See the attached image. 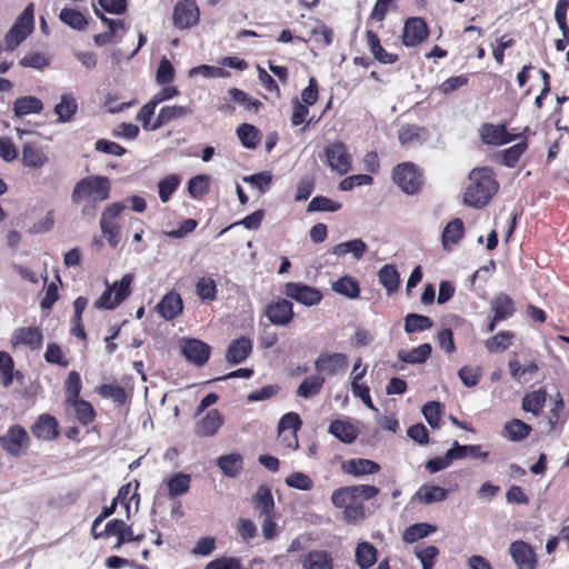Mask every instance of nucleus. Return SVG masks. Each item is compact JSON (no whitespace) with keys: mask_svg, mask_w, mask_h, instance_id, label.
<instances>
[{"mask_svg":"<svg viewBox=\"0 0 569 569\" xmlns=\"http://www.w3.org/2000/svg\"><path fill=\"white\" fill-rule=\"evenodd\" d=\"M193 112L190 107L187 106H166L162 107L156 117V127H163L167 123L189 116Z\"/></svg>","mask_w":569,"mask_h":569,"instance_id":"30","label":"nucleus"},{"mask_svg":"<svg viewBox=\"0 0 569 569\" xmlns=\"http://www.w3.org/2000/svg\"><path fill=\"white\" fill-rule=\"evenodd\" d=\"M361 366V359L359 358L352 369L351 372V390L355 397L360 398L363 405L372 411H378V409L373 406L369 387L366 385H361L360 380L365 377L367 372V367L361 369V372L357 373V369Z\"/></svg>","mask_w":569,"mask_h":569,"instance_id":"17","label":"nucleus"},{"mask_svg":"<svg viewBox=\"0 0 569 569\" xmlns=\"http://www.w3.org/2000/svg\"><path fill=\"white\" fill-rule=\"evenodd\" d=\"M437 528L429 523H415L409 526L402 535V539L405 542L413 543L425 537H428L430 533H433Z\"/></svg>","mask_w":569,"mask_h":569,"instance_id":"45","label":"nucleus"},{"mask_svg":"<svg viewBox=\"0 0 569 569\" xmlns=\"http://www.w3.org/2000/svg\"><path fill=\"white\" fill-rule=\"evenodd\" d=\"M366 37H367L368 46H369V49H370L372 56L379 62L386 63V64H391L398 60V54L387 52L383 49V47L380 44V40H379L378 36L373 31H371V30L367 31Z\"/></svg>","mask_w":569,"mask_h":569,"instance_id":"33","label":"nucleus"},{"mask_svg":"<svg viewBox=\"0 0 569 569\" xmlns=\"http://www.w3.org/2000/svg\"><path fill=\"white\" fill-rule=\"evenodd\" d=\"M491 310L493 311L495 320H506L515 312V307L511 298L505 293L495 297L491 302Z\"/></svg>","mask_w":569,"mask_h":569,"instance_id":"37","label":"nucleus"},{"mask_svg":"<svg viewBox=\"0 0 569 569\" xmlns=\"http://www.w3.org/2000/svg\"><path fill=\"white\" fill-rule=\"evenodd\" d=\"M448 497V490L432 485L421 486L415 493V499L420 503L430 505L446 500Z\"/></svg>","mask_w":569,"mask_h":569,"instance_id":"27","label":"nucleus"},{"mask_svg":"<svg viewBox=\"0 0 569 569\" xmlns=\"http://www.w3.org/2000/svg\"><path fill=\"white\" fill-rule=\"evenodd\" d=\"M509 552L518 569H536V553L527 542L522 540L513 541L510 545Z\"/></svg>","mask_w":569,"mask_h":569,"instance_id":"15","label":"nucleus"},{"mask_svg":"<svg viewBox=\"0 0 569 569\" xmlns=\"http://www.w3.org/2000/svg\"><path fill=\"white\" fill-rule=\"evenodd\" d=\"M264 316L273 326L286 327L293 320V305L287 299H278L266 306Z\"/></svg>","mask_w":569,"mask_h":569,"instance_id":"12","label":"nucleus"},{"mask_svg":"<svg viewBox=\"0 0 569 569\" xmlns=\"http://www.w3.org/2000/svg\"><path fill=\"white\" fill-rule=\"evenodd\" d=\"M545 402L546 391L539 389L525 395L522 398L521 408L527 412H531L532 415L538 416L542 411Z\"/></svg>","mask_w":569,"mask_h":569,"instance_id":"41","label":"nucleus"},{"mask_svg":"<svg viewBox=\"0 0 569 569\" xmlns=\"http://www.w3.org/2000/svg\"><path fill=\"white\" fill-rule=\"evenodd\" d=\"M69 403L73 407L76 417L82 425L92 422L94 418V410L88 401L77 399Z\"/></svg>","mask_w":569,"mask_h":569,"instance_id":"56","label":"nucleus"},{"mask_svg":"<svg viewBox=\"0 0 569 569\" xmlns=\"http://www.w3.org/2000/svg\"><path fill=\"white\" fill-rule=\"evenodd\" d=\"M378 551L377 548L367 542H360L356 547L355 550V558L356 563L359 566L360 569H368L377 561Z\"/></svg>","mask_w":569,"mask_h":569,"instance_id":"35","label":"nucleus"},{"mask_svg":"<svg viewBox=\"0 0 569 569\" xmlns=\"http://www.w3.org/2000/svg\"><path fill=\"white\" fill-rule=\"evenodd\" d=\"M252 503L259 517L272 516L274 513V500L269 487L261 485L252 496Z\"/></svg>","mask_w":569,"mask_h":569,"instance_id":"20","label":"nucleus"},{"mask_svg":"<svg viewBox=\"0 0 569 569\" xmlns=\"http://www.w3.org/2000/svg\"><path fill=\"white\" fill-rule=\"evenodd\" d=\"M180 181L179 176L170 174L158 182L159 198L163 203L170 200L171 194L178 189Z\"/></svg>","mask_w":569,"mask_h":569,"instance_id":"52","label":"nucleus"},{"mask_svg":"<svg viewBox=\"0 0 569 569\" xmlns=\"http://www.w3.org/2000/svg\"><path fill=\"white\" fill-rule=\"evenodd\" d=\"M515 335L511 331H500L492 338L485 341V346L489 352H501L507 350Z\"/></svg>","mask_w":569,"mask_h":569,"instance_id":"48","label":"nucleus"},{"mask_svg":"<svg viewBox=\"0 0 569 569\" xmlns=\"http://www.w3.org/2000/svg\"><path fill=\"white\" fill-rule=\"evenodd\" d=\"M43 110V103L33 96L18 98L13 103L14 114L19 118L31 113L39 114Z\"/></svg>","mask_w":569,"mask_h":569,"instance_id":"31","label":"nucleus"},{"mask_svg":"<svg viewBox=\"0 0 569 569\" xmlns=\"http://www.w3.org/2000/svg\"><path fill=\"white\" fill-rule=\"evenodd\" d=\"M156 108L157 106L149 100L144 106H142L137 114V121L141 122L142 128L147 131H156L160 129V127H156V119L151 121Z\"/></svg>","mask_w":569,"mask_h":569,"instance_id":"55","label":"nucleus"},{"mask_svg":"<svg viewBox=\"0 0 569 569\" xmlns=\"http://www.w3.org/2000/svg\"><path fill=\"white\" fill-rule=\"evenodd\" d=\"M132 280V274H124L119 282H116L112 287H108L103 295L96 301V307L113 309L119 306L130 295Z\"/></svg>","mask_w":569,"mask_h":569,"instance_id":"6","label":"nucleus"},{"mask_svg":"<svg viewBox=\"0 0 569 569\" xmlns=\"http://www.w3.org/2000/svg\"><path fill=\"white\" fill-rule=\"evenodd\" d=\"M59 19L68 27L82 31L88 26V20L82 12L72 8H63L60 11Z\"/></svg>","mask_w":569,"mask_h":569,"instance_id":"40","label":"nucleus"},{"mask_svg":"<svg viewBox=\"0 0 569 569\" xmlns=\"http://www.w3.org/2000/svg\"><path fill=\"white\" fill-rule=\"evenodd\" d=\"M331 502L336 508L346 509L349 506L361 503L351 486L336 489L331 495Z\"/></svg>","mask_w":569,"mask_h":569,"instance_id":"38","label":"nucleus"},{"mask_svg":"<svg viewBox=\"0 0 569 569\" xmlns=\"http://www.w3.org/2000/svg\"><path fill=\"white\" fill-rule=\"evenodd\" d=\"M341 208V204L332 201L331 199L322 196L315 197L308 204V211H327L336 212Z\"/></svg>","mask_w":569,"mask_h":569,"instance_id":"59","label":"nucleus"},{"mask_svg":"<svg viewBox=\"0 0 569 569\" xmlns=\"http://www.w3.org/2000/svg\"><path fill=\"white\" fill-rule=\"evenodd\" d=\"M34 26L33 4H28L7 32L6 50L13 51L32 32Z\"/></svg>","mask_w":569,"mask_h":569,"instance_id":"3","label":"nucleus"},{"mask_svg":"<svg viewBox=\"0 0 569 569\" xmlns=\"http://www.w3.org/2000/svg\"><path fill=\"white\" fill-rule=\"evenodd\" d=\"M328 431L345 443H352L359 433L358 428L347 419H337L332 421Z\"/></svg>","mask_w":569,"mask_h":569,"instance_id":"24","label":"nucleus"},{"mask_svg":"<svg viewBox=\"0 0 569 569\" xmlns=\"http://www.w3.org/2000/svg\"><path fill=\"white\" fill-rule=\"evenodd\" d=\"M367 251V244L361 239H353L350 241L336 244L331 249V253L337 257H343L350 253L356 260H360Z\"/></svg>","mask_w":569,"mask_h":569,"instance_id":"29","label":"nucleus"},{"mask_svg":"<svg viewBox=\"0 0 569 569\" xmlns=\"http://www.w3.org/2000/svg\"><path fill=\"white\" fill-rule=\"evenodd\" d=\"M252 350V341L247 337H240L230 342L226 360L231 365H238L244 361Z\"/></svg>","mask_w":569,"mask_h":569,"instance_id":"21","label":"nucleus"},{"mask_svg":"<svg viewBox=\"0 0 569 569\" xmlns=\"http://www.w3.org/2000/svg\"><path fill=\"white\" fill-rule=\"evenodd\" d=\"M303 569H333V561L329 552L323 550L310 551L302 560Z\"/></svg>","mask_w":569,"mask_h":569,"instance_id":"34","label":"nucleus"},{"mask_svg":"<svg viewBox=\"0 0 569 569\" xmlns=\"http://www.w3.org/2000/svg\"><path fill=\"white\" fill-rule=\"evenodd\" d=\"M480 137L483 143L492 146H503L515 139V136L508 133L503 124L486 123L480 129Z\"/></svg>","mask_w":569,"mask_h":569,"instance_id":"18","label":"nucleus"},{"mask_svg":"<svg viewBox=\"0 0 569 569\" xmlns=\"http://www.w3.org/2000/svg\"><path fill=\"white\" fill-rule=\"evenodd\" d=\"M13 368L12 357L6 351H0V381L6 388L13 381Z\"/></svg>","mask_w":569,"mask_h":569,"instance_id":"53","label":"nucleus"},{"mask_svg":"<svg viewBox=\"0 0 569 569\" xmlns=\"http://www.w3.org/2000/svg\"><path fill=\"white\" fill-rule=\"evenodd\" d=\"M43 336L38 327H22L13 331L11 336L12 347L24 346L30 350H37L42 346Z\"/></svg>","mask_w":569,"mask_h":569,"instance_id":"16","label":"nucleus"},{"mask_svg":"<svg viewBox=\"0 0 569 569\" xmlns=\"http://www.w3.org/2000/svg\"><path fill=\"white\" fill-rule=\"evenodd\" d=\"M200 11L194 0H180L172 12L173 26L180 30L190 29L198 24Z\"/></svg>","mask_w":569,"mask_h":569,"instance_id":"8","label":"nucleus"},{"mask_svg":"<svg viewBox=\"0 0 569 569\" xmlns=\"http://www.w3.org/2000/svg\"><path fill=\"white\" fill-rule=\"evenodd\" d=\"M237 134L242 146L248 149H254L259 142V131L252 124H240L237 129Z\"/></svg>","mask_w":569,"mask_h":569,"instance_id":"50","label":"nucleus"},{"mask_svg":"<svg viewBox=\"0 0 569 569\" xmlns=\"http://www.w3.org/2000/svg\"><path fill=\"white\" fill-rule=\"evenodd\" d=\"M422 413L427 422L432 428H439L441 417V405L437 401H430L422 407Z\"/></svg>","mask_w":569,"mask_h":569,"instance_id":"63","label":"nucleus"},{"mask_svg":"<svg viewBox=\"0 0 569 569\" xmlns=\"http://www.w3.org/2000/svg\"><path fill=\"white\" fill-rule=\"evenodd\" d=\"M81 390V379L77 371H70L66 381V397L67 401H73L79 398Z\"/></svg>","mask_w":569,"mask_h":569,"instance_id":"60","label":"nucleus"},{"mask_svg":"<svg viewBox=\"0 0 569 569\" xmlns=\"http://www.w3.org/2000/svg\"><path fill=\"white\" fill-rule=\"evenodd\" d=\"M379 282L385 287L389 295L398 290L400 276L392 264L383 266L378 272Z\"/></svg>","mask_w":569,"mask_h":569,"instance_id":"39","label":"nucleus"},{"mask_svg":"<svg viewBox=\"0 0 569 569\" xmlns=\"http://www.w3.org/2000/svg\"><path fill=\"white\" fill-rule=\"evenodd\" d=\"M223 423L218 410L212 409L196 425L194 432L199 437H211L217 433Z\"/></svg>","mask_w":569,"mask_h":569,"instance_id":"22","label":"nucleus"},{"mask_svg":"<svg viewBox=\"0 0 569 569\" xmlns=\"http://www.w3.org/2000/svg\"><path fill=\"white\" fill-rule=\"evenodd\" d=\"M505 432L509 440L520 441L531 432V427L519 419H512L505 425Z\"/></svg>","mask_w":569,"mask_h":569,"instance_id":"47","label":"nucleus"},{"mask_svg":"<svg viewBox=\"0 0 569 569\" xmlns=\"http://www.w3.org/2000/svg\"><path fill=\"white\" fill-rule=\"evenodd\" d=\"M196 292L202 301H213L217 297L216 281L210 277H201L196 283Z\"/></svg>","mask_w":569,"mask_h":569,"instance_id":"51","label":"nucleus"},{"mask_svg":"<svg viewBox=\"0 0 569 569\" xmlns=\"http://www.w3.org/2000/svg\"><path fill=\"white\" fill-rule=\"evenodd\" d=\"M111 182L108 177L91 174L76 182L71 202L80 208L83 217L94 218L99 203L109 199Z\"/></svg>","mask_w":569,"mask_h":569,"instance_id":"1","label":"nucleus"},{"mask_svg":"<svg viewBox=\"0 0 569 569\" xmlns=\"http://www.w3.org/2000/svg\"><path fill=\"white\" fill-rule=\"evenodd\" d=\"M283 293L288 298L293 299L306 307L319 305L323 297L319 289L302 282H287L284 284Z\"/></svg>","mask_w":569,"mask_h":569,"instance_id":"7","label":"nucleus"},{"mask_svg":"<svg viewBox=\"0 0 569 569\" xmlns=\"http://www.w3.org/2000/svg\"><path fill=\"white\" fill-rule=\"evenodd\" d=\"M0 443L9 455L19 457L29 443V436L21 426L14 425L0 437Z\"/></svg>","mask_w":569,"mask_h":569,"instance_id":"10","label":"nucleus"},{"mask_svg":"<svg viewBox=\"0 0 569 569\" xmlns=\"http://www.w3.org/2000/svg\"><path fill=\"white\" fill-rule=\"evenodd\" d=\"M449 456H451L453 460L463 459L467 456H471L476 459H486L488 452L482 451L479 445L461 446L458 441H455L452 448L449 449Z\"/></svg>","mask_w":569,"mask_h":569,"instance_id":"42","label":"nucleus"},{"mask_svg":"<svg viewBox=\"0 0 569 569\" xmlns=\"http://www.w3.org/2000/svg\"><path fill=\"white\" fill-rule=\"evenodd\" d=\"M347 366V356L340 352H322L315 361V369L329 376L345 372Z\"/></svg>","mask_w":569,"mask_h":569,"instance_id":"13","label":"nucleus"},{"mask_svg":"<svg viewBox=\"0 0 569 569\" xmlns=\"http://www.w3.org/2000/svg\"><path fill=\"white\" fill-rule=\"evenodd\" d=\"M432 327V320L422 315L408 313L405 318V331L407 333L421 332Z\"/></svg>","mask_w":569,"mask_h":569,"instance_id":"46","label":"nucleus"},{"mask_svg":"<svg viewBox=\"0 0 569 569\" xmlns=\"http://www.w3.org/2000/svg\"><path fill=\"white\" fill-rule=\"evenodd\" d=\"M170 497H177L188 492L190 488V476L186 473H176L168 480Z\"/></svg>","mask_w":569,"mask_h":569,"instance_id":"54","label":"nucleus"},{"mask_svg":"<svg viewBox=\"0 0 569 569\" xmlns=\"http://www.w3.org/2000/svg\"><path fill=\"white\" fill-rule=\"evenodd\" d=\"M217 465L229 478L238 477L243 469L242 456L238 452L221 456L217 459Z\"/></svg>","mask_w":569,"mask_h":569,"instance_id":"28","label":"nucleus"},{"mask_svg":"<svg viewBox=\"0 0 569 569\" xmlns=\"http://www.w3.org/2000/svg\"><path fill=\"white\" fill-rule=\"evenodd\" d=\"M47 160V156L41 149L30 143L24 144L22 150V162L26 167L41 168Z\"/></svg>","mask_w":569,"mask_h":569,"instance_id":"44","label":"nucleus"},{"mask_svg":"<svg viewBox=\"0 0 569 569\" xmlns=\"http://www.w3.org/2000/svg\"><path fill=\"white\" fill-rule=\"evenodd\" d=\"M78 111V103L71 93L61 96L60 102L54 107L59 122H69Z\"/></svg>","mask_w":569,"mask_h":569,"instance_id":"36","label":"nucleus"},{"mask_svg":"<svg viewBox=\"0 0 569 569\" xmlns=\"http://www.w3.org/2000/svg\"><path fill=\"white\" fill-rule=\"evenodd\" d=\"M428 27L422 18H409L403 27L402 42L406 47H416L428 37Z\"/></svg>","mask_w":569,"mask_h":569,"instance_id":"14","label":"nucleus"},{"mask_svg":"<svg viewBox=\"0 0 569 569\" xmlns=\"http://www.w3.org/2000/svg\"><path fill=\"white\" fill-rule=\"evenodd\" d=\"M463 232L465 228L461 219L455 218L448 222L441 234L443 249L450 250L452 246L462 239Z\"/></svg>","mask_w":569,"mask_h":569,"instance_id":"26","label":"nucleus"},{"mask_svg":"<svg viewBox=\"0 0 569 569\" xmlns=\"http://www.w3.org/2000/svg\"><path fill=\"white\" fill-rule=\"evenodd\" d=\"M323 383H325L323 377L316 376V375L307 377L299 386L297 393H298V396L308 399V398L319 393Z\"/></svg>","mask_w":569,"mask_h":569,"instance_id":"49","label":"nucleus"},{"mask_svg":"<svg viewBox=\"0 0 569 569\" xmlns=\"http://www.w3.org/2000/svg\"><path fill=\"white\" fill-rule=\"evenodd\" d=\"M156 308L163 319L172 320L182 312L183 303L179 293L170 291L159 301Z\"/></svg>","mask_w":569,"mask_h":569,"instance_id":"19","label":"nucleus"},{"mask_svg":"<svg viewBox=\"0 0 569 569\" xmlns=\"http://www.w3.org/2000/svg\"><path fill=\"white\" fill-rule=\"evenodd\" d=\"M327 163L338 174L347 173L351 168V156L342 142H333L326 148Z\"/></svg>","mask_w":569,"mask_h":569,"instance_id":"11","label":"nucleus"},{"mask_svg":"<svg viewBox=\"0 0 569 569\" xmlns=\"http://www.w3.org/2000/svg\"><path fill=\"white\" fill-rule=\"evenodd\" d=\"M208 176L199 174L190 179L188 191L192 198H199L209 190Z\"/></svg>","mask_w":569,"mask_h":569,"instance_id":"64","label":"nucleus"},{"mask_svg":"<svg viewBox=\"0 0 569 569\" xmlns=\"http://www.w3.org/2000/svg\"><path fill=\"white\" fill-rule=\"evenodd\" d=\"M332 290L349 299H356L360 293L359 282L350 276H345L338 281L333 282Z\"/></svg>","mask_w":569,"mask_h":569,"instance_id":"43","label":"nucleus"},{"mask_svg":"<svg viewBox=\"0 0 569 569\" xmlns=\"http://www.w3.org/2000/svg\"><path fill=\"white\" fill-rule=\"evenodd\" d=\"M469 181L463 194V202L476 209L487 206L499 188L492 169L488 167L471 170Z\"/></svg>","mask_w":569,"mask_h":569,"instance_id":"2","label":"nucleus"},{"mask_svg":"<svg viewBox=\"0 0 569 569\" xmlns=\"http://www.w3.org/2000/svg\"><path fill=\"white\" fill-rule=\"evenodd\" d=\"M527 149V143L521 141L501 152V163L506 167L512 168L516 166L522 153Z\"/></svg>","mask_w":569,"mask_h":569,"instance_id":"57","label":"nucleus"},{"mask_svg":"<svg viewBox=\"0 0 569 569\" xmlns=\"http://www.w3.org/2000/svg\"><path fill=\"white\" fill-rule=\"evenodd\" d=\"M183 357L194 366H203L210 357L211 348L199 339L182 338L179 342Z\"/></svg>","mask_w":569,"mask_h":569,"instance_id":"9","label":"nucleus"},{"mask_svg":"<svg viewBox=\"0 0 569 569\" xmlns=\"http://www.w3.org/2000/svg\"><path fill=\"white\" fill-rule=\"evenodd\" d=\"M301 420L299 416L295 412H288L283 415L278 423V432L279 436L283 435L286 431L295 432L300 429Z\"/></svg>","mask_w":569,"mask_h":569,"instance_id":"61","label":"nucleus"},{"mask_svg":"<svg viewBox=\"0 0 569 569\" xmlns=\"http://www.w3.org/2000/svg\"><path fill=\"white\" fill-rule=\"evenodd\" d=\"M431 351L432 348L430 343H422L411 350L398 351V359L405 363L420 365L427 361L431 355Z\"/></svg>","mask_w":569,"mask_h":569,"instance_id":"32","label":"nucleus"},{"mask_svg":"<svg viewBox=\"0 0 569 569\" xmlns=\"http://www.w3.org/2000/svg\"><path fill=\"white\" fill-rule=\"evenodd\" d=\"M124 204L113 202L109 204L101 213L100 229L109 244L116 248L120 242V228L118 217L124 210Z\"/></svg>","mask_w":569,"mask_h":569,"instance_id":"5","label":"nucleus"},{"mask_svg":"<svg viewBox=\"0 0 569 569\" xmlns=\"http://www.w3.org/2000/svg\"><path fill=\"white\" fill-rule=\"evenodd\" d=\"M343 472L355 477L373 475L380 470V466L369 459L356 458L342 463Z\"/></svg>","mask_w":569,"mask_h":569,"instance_id":"23","label":"nucleus"},{"mask_svg":"<svg viewBox=\"0 0 569 569\" xmlns=\"http://www.w3.org/2000/svg\"><path fill=\"white\" fill-rule=\"evenodd\" d=\"M392 179L407 194L417 193L423 183L421 173L412 162H403L395 167Z\"/></svg>","mask_w":569,"mask_h":569,"instance_id":"4","label":"nucleus"},{"mask_svg":"<svg viewBox=\"0 0 569 569\" xmlns=\"http://www.w3.org/2000/svg\"><path fill=\"white\" fill-rule=\"evenodd\" d=\"M288 487L298 490L309 491L313 488L312 479L303 472H293L284 479Z\"/></svg>","mask_w":569,"mask_h":569,"instance_id":"58","label":"nucleus"},{"mask_svg":"<svg viewBox=\"0 0 569 569\" xmlns=\"http://www.w3.org/2000/svg\"><path fill=\"white\" fill-rule=\"evenodd\" d=\"M458 376L466 387H475L481 378V369L479 367L463 366L459 369Z\"/></svg>","mask_w":569,"mask_h":569,"instance_id":"62","label":"nucleus"},{"mask_svg":"<svg viewBox=\"0 0 569 569\" xmlns=\"http://www.w3.org/2000/svg\"><path fill=\"white\" fill-rule=\"evenodd\" d=\"M58 421L50 415H42L32 427V432L38 439L51 440L58 435Z\"/></svg>","mask_w":569,"mask_h":569,"instance_id":"25","label":"nucleus"}]
</instances>
